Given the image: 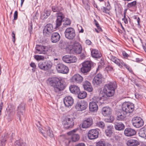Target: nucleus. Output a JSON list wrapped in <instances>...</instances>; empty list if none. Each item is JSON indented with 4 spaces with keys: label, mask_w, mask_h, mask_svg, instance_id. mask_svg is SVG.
Instances as JSON below:
<instances>
[{
    "label": "nucleus",
    "mask_w": 146,
    "mask_h": 146,
    "mask_svg": "<svg viewBox=\"0 0 146 146\" xmlns=\"http://www.w3.org/2000/svg\"><path fill=\"white\" fill-rule=\"evenodd\" d=\"M43 35L47 37L49 36H50V33H51L50 32H48V31H47L44 29L43 30Z\"/></svg>",
    "instance_id": "nucleus-45"
},
{
    "label": "nucleus",
    "mask_w": 146,
    "mask_h": 146,
    "mask_svg": "<svg viewBox=\"0 0 146 146\" xmlns=\"http://www.w3.org/2000/svg\"><path fill=\"white\" fill-rule=\"evenodd\" d=\"M83 80V78L78 74H74L72 77L71 79V81L75 84H80Z\"/></svg>",
    "instance_id": "nucleus-17"
},
{
    "label": "nucleus",
    "mask_w": 146,
    "mask_h": 146,
    "mask_svg": "<svg viewBox=\"0 0 146 146\" xmlns=\"http://www.w3.org/2000/svg\"><path fill=\"white\" fill-rule=\"evenodd\" d=\"M15 146H27L26 144L24 142L19 140L16 141L15 143Z\"/></svg>",
    "instance_id": "nucleus-37"
},
{
    "label": "nucleus",
    "mask_w": 146,
    "mask_h": 146,
    "mask_svg": "<svg viewBox=\"0 0 146 146\" xmlns=\"http://www.w3.org/2000/svg\"><path fill=\"white\" fill-rule=\"evenodd\" d=\"M56 68L57 72L59 73L66 74L69 72L68 67L62 63L57 64L56 66Z\"/></svg>",
    "instance_id": "nucleus-11"
},
{
    "label": "nucleus",
    "mask_w": 146,
    "mask_h": 146,
    "mask_svg": "<svg viewBox=\"0 0 146 146\" xmlns=\"http://www.w3.org/2000/svg\"><path fill=\"white\" fill-rule=\"evenodd\" d=\"M126 144L128 146H137L139 145L140 143L137 140L130 139L127 141Z\"/></svg>",
    "instance_id": "nucleus-28"
},
{
    "label": "nucleus",
    "mask_w": 146,
    "mask_h": 146,
    "mask_svg": "<svg viewBox=\"0 0 146 146\" xmlns=\"http://www.w3.org/2000/svg\"><path fill=\"white\" fill-rule=\"evenodd\" d=\"M17 17H18V12L17 11H16L14 13V20H16L17 19Z\"/></svg>",
    "instance_id": "nucleus-52"
},
{
    "label": "nucleus",
    "mask_w": 146,
    "mask_h": 146,
    "mask_svg": "<svg viewBox=\"0 0 146 146\" xmlns=\"http://www.w3.org/2000/svg\"><path fill=\"white\" fill-rule=\"evenodd\" d=\"M94 21L95 22V25L96 27L98 28L99 30L100 31L102 30L101 28L99 27V25L98 22L95 19L94 20Z\"/></svg>",
    "instance_id": "nucleus-53"
},
{
    "label": "nucleus",
    "mask_w": 146,
    "mask_h": 146,
    "mask_svg": "<svg viewBox=\"0 0 146 146\" xmlns=\"http://www.w3.org/2000/svg\"><path fill=\"white\" fill-rule=\"evenodd\" d=\"M69 89L72 93L76 94L80 92V90L78 86L75 85H71L69 87Z\"/></svg>",
    "instance_id": "nucleus-29"
},
{
    "label": "nucleus",
    "mask_w": 146,
    "mask_h": 146,
    "mask_svg": "<svg viewBox=\"0 0 146 146\" xmlns=\"http://www.w3.org/2000/svg\"><path fill=\"white\" fill-rule=\"evenodd\" d=\"M135 61L136 62H139L140 61V59L139 58H136L135 59Z\"/></svg>",
    "instance_id": "nucleus-63"
},
{
    "label": "nucleus",
    "mask_w": 146,
    "mask_h": 146,
    "mask_svg": "<svg viewBox=\"0 0 146 146\" xmlns=\"http://www.w3.org/2000/svg\"><path fill=\"white\" fill-rule=\"evenodd\" d=\"M112 128H108L105 130V133L107 136L110 137L112 135L113 131Z\"/></svg>",
    "instance_id": "nucleus-40"
},
{
    "label": "nucleus",
    "mask_w": 146,
    "mask_h": 146,
    "mask_svg": "<svg viewBox=\"0 0 146 146\" xmlns=\"http://www.w3.org/2000/svg\"><path fill=\"white\" fill-rule=\"evenodd\" d=\"M83 86L84 90L89 92H91L93 90V89L91 84L87 80H85L84 82Z\"/></svg>",
    "instance_id": "nucleus-24"
},
{
    "label": "nucleus",
    "mask_w": 146,
    "mask_h": 146,
    "mask_svg": "<svg viewBox=\"0 0 146 146\" xmlns=\"http://www.w3.org/2000/svg\"><path fill=\"white\" fill-rule=\"evenodd\" d=\"M124 124L121 122H116L115 123V128H124Z\"/></svg>",
    "instance_id": "nucleus-38"
},
{
    "label": "nucleus",
    "mask_w": 146,
    "mask_h": 146,
    "mask_svg": "<svg viewBox=\"0 0 146 146\" xmlns=\"http://www.w3.org/2000/svg\"><path fill=\"white\" fill-rule=\"evenodd\" d=\"M65 37L70 40L73 39L76 36V33L74 29L72 27L67 28L64 32Z\"/></svg>",
    "instance_id": "nucleus-8"
},
{
    "label": "nucleus",
    "mask_w": 146,
    "mask_h": 146,
    "mask_svg": "<svg viewBox=\"0 0 146 146\" xmlns=\"http://www.w3.org/2000/svg\"><path fill=\"white\" fill-rule=\"evenodd\" d=\"M92 62L88 61L84 62L82 64V66L81 68V71L84 73H86L89 72L91 69Z\"/></svg>",
    "instance_id": "nucleus-10"
},
{
    "label": "nucleus",
    "mask_w": 146,
    "mask_h": 146,
    "mask_svg": "<svg viewBox=\"0 0 146 146\" xmlns=\"http://www.w3.org/2000/svg\"><path fill=\"white\" fill-rule=\"evenodd\" d=\"M56 14V27H58L61 25L62 23L64 18V15L62 12H59Z\"/></svg>",
    "instance_id": "nucleus-21"
},
{
    "label": "nucleus",
    "mask_w": 146,
    "mask_h": 146,
    "mask_svg": "<svg viewBox=\"0 0 146 146\" xmlns=\"http://www.w3.org/2000/svg\"><path fill=\"white\" fill-rule=\"evenodd\" d=\"M62 7L59 6L55 5L53 6L52 7V10L54 12H57V13L61 12L60 11L62 10Z\"/></svg>",
    "instance_id": "nucleus-34"
},
{
    "label": "nucleus",
    "mask_w": 146,
    "mask_h": 146,
    "mask_svg": "<svg viewBox=\"0 0 146 146\" xmlns=\"http://www.w3.org/2000/svg\"><path fill=\"white\" fill-rule=\"evenodd\" d=\"M44 29L48 31V32H50L51 33L54 31L53 26L52 25L50 24H47Z\"/></svg>",
    "instance_id": "nucleus-36"
},
{
    "label": "nucleus",
    "mask_w": 146,
    "mask_h": 146,
    "mask_svg": "<svg viewBox=\"0 0 146 146\" xmlns=\"http://www.w3.org/2000/svg\"><path fill=\"white\" fill-rule=\"evenodd\" d=\"M25 108V103L22 102L19 104L17 109V115L20 121L24 118Z\"/></svg>",
    "instance_id": "nucleus-5"
},
{
    "label": "nucleus",
    "mask_w": 146,
    "mask_h": 146,
    "mask_svg": "<svg viewBox=\"0 0 146 146\" xmlns=\"http://www.w3.org/2000/svg\"><path fill=\"white\" fill-rule=\"evenodd\" d=\"M132 121L133 125L136 128H139L143 125V121L140 117H134Z\"/></svg>",
    "instance_id": "nucleus-13"
},
{
    "label": "nucleus",
    "mask_w": 146,
    "mask_h": 146,
    "mask_svg": "<svg viewBox=\"0 0 146 146\" xmlns=\"http://www.w3.org/2000/svg\"><path fill=\"white\" fill-rule=\"evenodd\" d=\"M104 78L101 74L98 73L96 75L93 80V83L95 86L99 85L104 80Z\"/></svg>",
    "instance_id": "nucleus-12"
},
{
    "label": "nucleus",
    "mask_w": 146,
    "mask_h": 146,
    "mask_svg": "<svg viewBox=\"0 0 146 146\" xmlns=\"http://www.w3.org/2000/svg\"><path fill=\"white\" fill-rule=\"evenodd\" d=\"M36 125L37 127L38 128H40L41 127V126L40 125V124L39 122L38 121L36 123Z\"/></svg>",
    "instance_id": "nucleus-59"
},
{
    "label": "nucleus",
    "mask_w": 146,
    "mask_h": 146,
    "mask_svg": "<svg viewBox=\"0 0 146 146\" xmlns=\"http://www.w3.org/2000/svg\"><path fill=\"white\" fill-rule=\"evenodd\" d=\"M88 105L87 102L85 101H78L75 105V108L77 111H82L86 109Z\"/></svg>",
    "instance_id": "nucleus-9"
},
{
    "label": "nucleus",
    "mask_w": 146,
    "mask_h": 146,
    "mask_svg": "<svg viewBox=\"0 0 146 146\" xmlns=\"http://www.w3.org/2000/svg\"><path fill=\"white\" fill-rule=\"evenodd\" d=\"M77 95H78V97L79 99H82L86 97L87 96V93L85 91H80V92Z\"/></svg>",
    "instance_id": "nucleus-35"
},
{
    "label": "nucleus",
    "mask_w": 146,
    "mask_h": 146,
    "mask_svg": "<svg viewBox=\"0 0 146 146\" xmlns=\"http://www.w3.org/2000/svg\"><path fill=\"white\" fill-rule=\"evenodd\" d=\"M123 55L125 57H127L128 56V55L125 52L123 51L122 53Z\"/></svg>",
    "instance_id": "nucleus-58"
},
{
    "label": "nucleus",
    "mask_w": 146,
    "mask_h": 146,
    "mask_svg": "<svg viewBox=\"0 0 146 146\" xmlns=\"http://www.w3.org/2000/svg\"><path fill=\"white\" fill-rule=\"evenodd\" d=\"M29 33L30 34H31L32 33V30H33V28L32 27V25L31 26V28L29 29Z\"/></svg>",
    "instance_id": "nucleus-61"
},
{
    "label": "nucleus",
    "mask_w": 146,
    "mask_h": 146,
    "mask_svg": "<svg viewBox=\"0 0 146 146\" xmlns=\"http://www.w3.org/2000/svg\"><path fill=\"white\" fill-rule=\"evenodd\" d=\"M102 93H103V91H101L100 92V93H99V94H100V97H98L99 98H100V97H102L103 96H104V97L103 98V99H102V100H100L99 101V103H98V104H99V103H101V104H102V102H101V101L102 100H104V96L102 95H101L102 94ZM97 104L98 103H97Z\"/></svg>",
    "instance_id": "nucleus-50"
},
{
    "label": "nucleus",
    "mask_w": 146,
    "mask_h": 146,
    "mask_svg": "<svg viewBox=\"0 0 146 146\" xmlns=\"http://www.w3.org/2000/svg\"><path fill=\"white\" fill-rule=\"evenodd\" d=\"M139 133L140 136L146 138V128H140Z\"/></svg>",
    "instance_id": "nucleus-33"
},
{
    "label": "nucleus",
    "mask_w": 146,
    "mask_h": 146,
    "mask_svg": "<svg viewBox=\"0 0 146 146\" xmlns=\"http://www.w3.org/2000/svg\"><path fill=\"white\" fill-rule=\"evenodd\" d=\"M96 126L100 128H103L104 126V124L103 122L100 121L96 123Z\"/></svg>",
    "instance_id": "nucleus-46"
},
{
    "label": "nucleus",
    "mask_w": 146,
    "mask_h": 146,
    "mask_svg": "<svg viewBox=\"0 0 146 146\" xmlns=\"http://www.w3.org/2000/svg\"><path fill=\"white\" fill-rule=\"evenodd\" d=\"M35 58L37 60H43L44 57L40 55H35L34 56Z\"/></svg>",
    "instance_id": "nucleus-48"
},
{
    "label": "nucleus",
    "mask_w": 146,
    "mask_h": 146,
    "mask_svg": "<svg viewBox=\"0 0 146 146\" xmlns=\"http://www.w3.org/2000/svg\"><path fill=\"white\" fill-rule=\"evenodd\" d=\"M126 113H125V112L122 110H120L119 112L117 114V119L118 120H123L125 118Z\"/></svg>",
    "instance_id": "nucleus-30"
},
{
    "label": "nucleus",
    "mask_w": 146,
    "mask_h": 146,
    "mask_svg": "<svg viewBox=\"0 0 146 146\" xmlns=\"http://www.w3.org/2000/svg\"><path fill=\"white\" fill-rule=\"evenodd\" d=\"M134 105L129 102L124 103L122 106V110L127 114L132 112L134 110Z\"/></svg>",
    "instance_id": "nucleus-6"
},
{
    "label": "nucleus",
    "mask_w": 146,
    "mask_h": 146,
    "mask_svg": "<svg viewBox=\"0 0 146 146\" xmlns=\"http://www.w3.org/2000/svg\"><path fill=\"white\" fill-rule=\"evenodd\" d=\"M9 135L7 134H5L2 135L1 138V142L0 143V146H5V142L7 139L9 137Z\"/></svg>",
    "instance_id": "nucleus-31"
},
{
    "label": "nucleus",
    "mask_w": 146,
    "mask_h": 146,
    "mask_svg": "<svg viewBox=\"0 0 146 146\" xmlns=\"http://www.w3.org/2000/svg\"><path fill=\"white\" fill-rule=\"evenodd\" d=\"M99 135L98 131L96 129H91L88 133V137L91 140H93L97 138Z\"/></svg>",
    "instance_id": "nucleus-15"
},
{
    "label": "nucleus",
    "mask_w": 146,
    "mask_h": 146,
    "mask_svg": "<svg viewBox=\"0 0 146 146\" xmlns=\"http://www.w3.org/2000/svg\"><path fill=\"white\" fill-rule=\"evenodd\" d=\"M12 36L13 38L12 41L14 43L15 40V34H14V32L13 31L12 33Z\"/></svg>",
    "instance_id": "nucleus-54"
},
{
    "label": "nucleus",
    "mask_w": 146,
    "mask_h": 146,
    "mask_svg": "<svg viewBox=\"0 0 146 146\" xmlns=\"http://www.w3.org/2000/svg\"><path fill=\"white\" fill-rule=\"evenodd\" d=\"M62 80L56 77L49 78L47 82L53 88L54 91L56 93L63 90L65 88L64 84L61 83Z\"/></svg>",
    "instance_id": "nucleus-1"
},
{
    "label": "nucleus",
    "mask_w": 146,
    "mask_h": 146,
    "mask_svg": "<svg viewBox=\"0 0 146 146\" xmlns=\"http://www.w3.org/2000/svg\"><path fill=\"white\" fill-rule=\"evenodd\" d=\"M111 108L108 107H103L102 109V114L105 116H109L111 113Z\"/></svg>",
    "instance_id": "nucleus-25"
},
{
    "label": "nucleus",
    "mask_w": 146,
    "mask_h": 146,
    "mask_svg": "<svg viewBox=\"0 0 146 146\" xmlns=\"http://www.w3.org/2000/svg\"><path fill=\"white\" fill-rule=\"evenodd\" d=\"M142 46L144 50L146 52V47L143 45H142Z\"/></svg>",
    "instance_id": "nucleus-64"
},
{
    "label": "nucleus",
    "mask_w": 146,
    "mask_h": 146,
    "mask_svg": "<svg viewBox=\"0 0 146 146\" xmlns=\"http://www.w3.org/2000/svg\"><path fill=\"white\" fill-rule=\"evenodd\" d=\"M73 119L69 116H67L62 121V124L64 125H67L64 128H72L74 125Z\"/></svg>",
    "instance_id": "nucleus-14"
},
{
    "label": "nucleus",
    "mask_w": 146,
    "mask_h": 146,
    "mask_svg": "<svg viewBox=\"0 0 146 146\" xmlns=\"http://www.w3.org/2000/svg\"><path fill=\"white\" fill-rule=\"evenodd\" d=\"M111 8L110 7L107 8H106L105 7H103V8L102 9L103 12L106 14L109 13V10Z\"/></svg>",
    "instance_id": "nucleus-47"
},
{
    "label": "nucleus",
    "mask_w": 146,
    "mask_h": 146,
    "mask_svg": "<svg viewBox=\"0 0 146 146\" xmlns=\"http://www.w3.org/2000/svg\"><path fill=\"white\" fill-rule=\"evenodd\" d=\"M136 3V1H134L131 3H128L127 4V7L129 8L134 7L135 6Z\"/></svg>",
    "instance_id": "nucleus-43"
},
{
    "label": "nucleus",
    "mask_w": 146,
    "mask_h": 146,
    "mask_svg": "<svg viewBox=\"0 0 146 146\" xmlns=\"http://www.w3.org/2000/svg\"><path fill=\"white\" fill-rule=\"evenodd\" d=\"M70 63H74L77 60L76 58L74 56L70 55Z\"/></svg>",
    "instance_id": "nucleus-42"
},
{
    "label": "nucleus",
    "mask_w": 146,
    "mask_h": 146,
    "mask_svg": "<svg viewBox=\"0 0 146 146\" xmlns=\"http://www.w3.org/2000/svg\"><path fill=\"white\" fill-rule=\"evenodd\" d=\"M110 58L111 60L119 66L120 68H122L123 66H124L130 72H132V70L131 68L124 62L122 60H120L116 57L111 55L110 56Z\"/></svg>",
    "instance_id": "nucleus-3"
},
{
    "label": "nucleus",
    "mask_w": 146,
    "mask_h": 146,
    "mask_svg": "<svg viewBox=\"0 0 146 146\" xmlns=\"http://www.w3.org/2000/svg\"><path fill=\"white\" fill-rule=\"evenodd\" d=\"M75 146H85V144L82 143H79L76 145Z\"/></svg>",
    "instance_id": "nucleus-56"
},
{
    "label": "nucleus",
    "mask_w": 146,
    "mask_h": 146,
    "mask_svg": "<svg viewBox=\"0 0 146 146\" xmlns=\"http://www.w3.org/2000/svg\"><path fill=\"white\" fill-rule=\"evenodd\" d=\"M50 11L49 10H45L44 12L42 13L41 15V17L42 19L47 18L50 15Z\"/></svg>",
    "instance_id": "nucleus-32"
},
{
    "label": "nucleus",
    "mask_w": 146,
    "mask_h": 146,
    "mask_svg": "<svg viewBox=\"0 0 146 146\" xmlns=\"http://www.w3.org/2000/svg\"><path fill=\"white\" fill-rule=\"evenodd\" d=\"M63 21H64L63 25L65 26L66 25L68 26L70 25L71 23V21L70 20L67 18H64L63 20Z\"/></svg>",
    "instance_id": "nucleus-39"
},
{
    "label": "nucleus",
    "mask_w": 146,
    "mask_h": 146,
    "mask_svg": "<svg viewBox=\"0 0 146 146\" xmlns=\"http://www.w3.org/2000/svg\"><path fill=\"white\" fill-rule=\"evenodd\" d=\"M116 130L118 131L123 130L124 128H115Z\"/></svg>",
    "instance_id": "nucleus-62"
},
{
    "label": "nucleus",
    "mask_w": 146,
    "mask_h": 146,
    "mask_svg": "<svg viewBox=\"0 0 146 146\" xmlns=\"http://www.w3.org/2000/svg\"><path fill=\"white\" fill-rule=\"evenodd\" d=\"M77 130V128L67 133L68 135H72L71 139L73 142H75L78 141L80 138V136L78 134H74L73 133Z\"/></svg>",
    "instance_id": "nucleus-19"
},
{
    "label": "nucleus",
    "mask_w": 146,
    "mask_h": 146,
    "mask_svg": "<svg viewBox=\"0 0 146 146\" xmlns=\"http://www.w3.org/2000/svg\"><path fill=\"white\" fill-rule=\"evenodd\" d=\"M72 50L76 54H80L82 51L81 45L78 42H75L72 45Z\"/></svg>",
    "instance_id": "nucleus-18"
},
{
    "label": "nucleus",
    "mask_w": 146,
    "mask_h": 146,
    "mask_svg": "<svg viewBox=\"0 0 146 146\" xmlns=\"http://www.w3.org/2000/svg\"><path fill=\"white\" fill-rule=\"evenodd\" d=\"M122 20L124 21L125 24H127L128 23V21L127 18L125 17V13H124V17L122 19Z\"/></svg>",
    "instance_id": "nucleus-51"
},
{
    "label": "nucleus",
    "mask_w": 146,
    "mask_h": 146,
    "mask_svg": "<svg viewBox=\"0 0 146 146\" xmlns=\"http://www.w3.org/2000/svg\"><path fill=\"white\" fill-rule=\"evenodd\" d=\"M104 96L99 98L98 96H94L93 98V101L89 104V108L90 111L93 112L97 111L98 110V106L97 103H98L99 101L103 99Z\"/></svg>",
    "instance_id": "nucleus-4"
},
{
    "label": "nucleus",
    "mask_w": 146,
    "mask_h": 146,
    "mask_svg": "<svg viewBox=\"0 0 146 146\" xmlns=\"http://www.w3.org/2000/svg\"><path fill=\"white\" fill-rule=\"evenodd\" d=\"M117 87L115 82H110L105 85L103 90V92L107 96L111 97L114 95Z\"/></svg>",
    "instance_id": "nucleus-2"
},
{
    "label": "nucleus",
    "mask_w": 146,
    "mask_h": 146,
    "mask_svg": "<svg viewBox=\"0 0 146 146\" xmlns=\"http://www.w3.org/2000/svg\"><path fill=\"white\" fill-rule=\"evenodd\" d=\"M60 38V36L58 33L54 32L51 36V41L53 43H56L59 40Z\"/></svg>",
    "instance_id": "nucleus-23"
},
{
    "label": "nucleus",
    "mask_w": 146,
    "mask_h": 146,
    "mask_svg": "<svg viewBox=\"0 0 146 146\" xmlns=\"http://www.w3.org/2000/svg\"><path fill=\"white\" fill-rule=\"evenodd\" d=\"M105 5L107 8L110 7L111 8V7L110 6V4L108 2L107 3H106Z\"/></svg>",
    "instance_id": "nucleus-60"
},
{
    "label": "nucleus",
    "mask_w": 146,
    "mask_h": 146,
    "mask_svg": "<svg viewBox=\"0 0 146 146\" xmlns=\"http://www.w3.org/2000/svg\"><path fill=\"white\" fill-rule=\"evenodd\" d=\"M136 133L135 131L132 128H126L124 131L125 135L127 136H131Z\"/></svg>",
    "instance_id": "nucleus-27"
},
{
    "label": "nucleus",
    "mask_w": 146,
    "mask_h": 146,
    "mask_svg": "<svg viewBox=\"0 0 146 146\" xmlns=\"http://www.w3.org/2000/svg\"><path fill=\"white\" fill-rule=\"evenodd\" d=\"M105 141L104 140H100L96 143V146H105Z\"/></svg>",
    "instance_id": "nucleus-44"
},
{
    "label": "nucleus",
    "mask_w": 146,
    "mask_h": 146,
    "mask_svg": "<svg viewBox=\"0 0 146 146\" xmlns=\"http://www.w3.org/2000/svg\"><path fill=\"white\" fill-rule=\"evenodd\" d=\"M39 131L41 132L43 135H43V134L45 133V131H44V130L42 128H39Z\"/></svg>",
    "instance_id": "nucleus-57"
},
{
    "label": "nucleus",
    "mask_w": 146,
    "mask_h": 146,
    "mask_svg": "<svg viewBox=\"0 0 146 146\" xmlns=\"http://www.w3.org/2000/svg\"><path fill=\"white\" fill-rule=\"evenodd\" d=\"M93 123V120L92 118H87L84 120L82 124V128H89L91 127Z\"/></svg>",
    "instance_id": "nucleus-22"
},
{
    "label": "nucleus",
    "mask_w": 146,
    "mask_h": 146,
    "mask_svg": "<svg viewBox=\"0 0 146 146\" xmlns=\"http://www.w3.org/2000/svg\"><path fill=\"white\" fill-rule=\"evenodd\" d=\"M30 66L33 68L32 70L33 71H35L36 68V65L35 64L34 62H31L30 64Z\"/></svg>",
    "instance_id": "nucleus-49"
},
{
    "label": "nucleus",
    "mask_w": 146,
    "mask_h": 146,
    "mask_svg": "<svg viewBox=\"0 0 146 146\" xmlns=\"http://www.w3.org/2000/svg\"><path fill=\"white\" fill-rule=\"evenodd\" d=\"M52 66V63L50 60L40 62L38 64V67L41 70L47 71L49 70Z\"/></svg>",
    "instance_id": "nucleus-7"
},
{
    "label": "nucleus",
    "mask_w": 146,
    "mask_h": 146,
    "mask_svg": "<svg viewBox=\"0 0 146 146\" xmlns=\"http://www.w3.org/2000/svg\"><path fill=\"white\" fill-rule=\"evenodd\" d=\"M86 43L88 45H90L92 43L91 42L89 39H87L85 41Z\"/></svg>",
    "instance_id": "nucleus-55"
},
{
    "label": "nucleus",
    "mask_w": 146,
    "mask_h": 146,
    "mask_svg": "<svg viewBox=\"0 0 146 146\" xmlns=\"http://www.w3.org/2000/svg\"><path fill=\"white\" fill-rule=\"evenodd\" d=\"M62 59L64 62L66 63H70V55H66L63 56Z\"/></svg>",
    "instance_id": "nucleus-41"
},
{
    "label": "nucleus",
    "mask_w": 146,
    "mask_h": 146,
    "mask_svg": "<svg viewBox=\"0 0 146 146\" xmlns=\"http://www.w3.org/2000/svg\"><path fill=\"white\" fill-rule=\"evenodd\" d=\"M91 50V55L93 58H99L102 56L100 52L95 49H93Z\"/></svg>",
    "instance_id": "nucleus-26"
},
{
    "label": "nucleus",
    "mask_w": 146,
    "mask_h": 146,
    "mask_svg": "<svg viewBox=\"0 0 146 146\" xmlns=\"http://www.w3.org/2000/svg\"><path fill=\"white\" fill-rule=\"evenodd\" d=\"M36 54H45L47 51V48L46 46L40 45H36L35 47Z\"/></svg>",
    "instance_id": "nucleus-16"
},
{
    "label": "nucleus",
    "mask_w": 146,
    "mask_h": 146,
    "mask_svg": "<svg viewBox=\"0 0 146 146\" xmlns=\"http://www.w3.org/2000/svg\"><path fill=\"white\" fill-rule=\"evenodd\" d=\"M74 100L70 96H67L64 99V103L65 106L69 107L72 106L74 103Z\"/></svg>",
    "instance_id": "nucleus-20"
}]
</instances>
